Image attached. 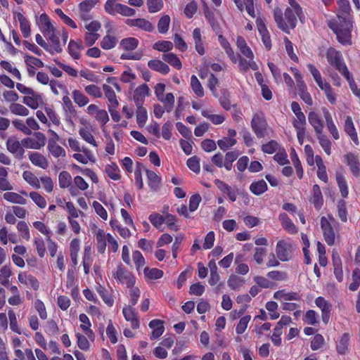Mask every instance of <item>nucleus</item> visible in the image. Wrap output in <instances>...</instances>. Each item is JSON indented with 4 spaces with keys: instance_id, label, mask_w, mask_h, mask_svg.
<instances>
[{
    "instance_id": "f257e3e1",
    "label": "nucleus",
    "mask_w": 360,
    "mask_h": 360,
    "mask_svg": "<svg viewBox=\"0 0 360 360\" xmlns=\"http://www.w3.org/2000/svg\"><path fill=\"white\" fill-rule=\"evenodd\" d=\"M339 11L336 18L328 20V25L336 34L337 39L342 44L352 43L353 21L348 1L338 0Z\"/></svg>"
},
{
    "instance_id": "f03ea898",
    "label": "nucleus",
    "mask_w": 360,
    "mask_h": 360,
    "mask_svg": "<svg viewBox=\"0 0 360 360\" xmlns=\"http://www.w3.org/2000/svg\"><path fill=\"white\" fill-rule=\"evenodd\" d=\"M288 6L284 13L285 19L283 18L281 9L276 8L274 11V19L278 27L286 33H289L290 29L295 27L297 18L301 22L304 19L302 8L296 0H288Z\"/></svg>"
},
{
    "instance_id": "7ed1b4c3",
    "label": "nucleus",
    "mask_w": 360,
    "mask_h": 360,
    "mask_svg": "<svg viewBox=\"0 0 360 360\" xmlns=\"http://www.w3.org/2000/svg\"><path fill=\"white\" fill-rule=\"evenodd\" d=\"M236 46L242 55L248 58V60L240 58L238 65L240 71L246 72L249 69L257 70L259 68L254 60V53L243 37L240 36L237 37Z\"/></svg>"
},
{
    "instance_id": "20e7f679",
    "label": "nucleus",
    "mask_w": 360,
    "mask_h": 360,
    "mask_svg": "<svg viewBox=\"0 0 360 360\" xmlns=\"http://www.w3.org/2000/svg\"><path fill=\"white\" fill-rule=\"evenodd\" d=\"M68 143L70 148L77 153L72 155V158L78 162L83 165H87L89 162L95 163L96 157L93 152L84 146H82L81 143L73 137L68 139Z\"/></svg>"
},
{
    "instance_id": "39448f33",
    "label": "nucleus",
    "mask_w": 360,
    "mask_h": 360,
    "mask_svg": "<svg viewBox=\"0 0 360 360\" xmlns=\"http://www.w3.org/2000/svg\"><path fill=\"white\" fill-rule=\"evenodd\" d=\"M295 245L290 240H280L276 245V255L281 262H288L293 258Z\"/></svg>"
},
{
    "instance_id": "423d86ee",
    "label": "nucleus",
    "mask_w": 360,
    "mask_h": 360,
    "mask_svg": "<svg viewBox=\"0 0 360 360\" xmlns=\"http://www.w3.org/2000/svg\"><path fill=\"white\" fill-rule=\"evenodd\" d=\"M326 58L328 62L334 66L344 77L351 74L343 62L340 52L333 48H330L327 51Z\"/></svg>"
},
{
    "instance_id": "0eeeda50",
    "label": "nucleus",
    "mask_w": 360,
    "mask_h": 360,
    "mask_svg": "<svg viewBox=\"0 0 360 360\" xmlns=\"http://www.w3.org/2000/svg\"><path fill=\"white\" fill-rule=\"evenodd\" d=\"M335 219L332 215L323 216L320 219V226L323 232L325 241L328 245L335 243V232L333 228Z\"/></svg>"
},
{
    "instance_id": "6e6552de",
    "label": "nucleus",
    "mask_w": 360,
    "mask_h": 360,
    "mask_svg": "<svg viewBox=\"0 0 360 360\" xmlns=\"http://www.w3.org/2000/svg\"><path fill=\"white\" fill-rule=\"evenodd\" d=\"M112 277L119 283L125 285L127 288L134 285L136 279L134 276L126 269L122 264H119L112 272Z\"/></svg>"
},
{
    "instance_id": "1a4fd4ad",
    "label": "nucleus",
    "mask_w": 360,
    "mask_h": 360,
    "mask_svg": "<svg viewBox=\"0 0 360 360\" xmlns=\"http://www.w3.org/2000/svg\"><path fill=\"white\" fill-rule=\"evenodd\" d=\"M251 126L253 131L258 138H263L266 136L267 123L263 113L257 112L253 115Z\"/></svg>"
},
{
    "instance_id": "9d476101",
    "label": "nucleus",
    "mask_w": 360,
    "mask_h": 360,
    "mask_svg": "<svg viewBox=\"0 0 360 360\" xmlns=\"http://www.w3.org/2000/svg\"><path fill=\"white\" fill-rule=\"evenodd\" d=\"M36 25L44 35L56 30L55 23L45 13H43L36 17Z\"/></svg>"
},
{
    "instance_id": "9b49d317",
    "label": "nucleus",
    "mask_w": 360,
    "mask_h": 360,
    "mask_svg": "<svg viewBox=\"0 0 360 360\" xmlns=\"http://www.w3.org/2000/svg\"><path fill=\"white\" fill-rule=\"evenodd\" d=\"M80 123L84 125V127L79 128L78 131L79 135L82 139L94 147H98V142L96 141L93 134L95 131L93 127L89 124L86 125L87 122L83 120L80 121Z\"/></svg>"
},
{
    "instance_id": "f8f14e48",
    "label": "nucleus",
    "mask_w": 360,
    "mask_h": 360,
    "mask_svg": "<svg viewBox=\"0 0 360 360\" xmlns=\"http://www.w3.org/2000/svg\"><path fill=\"white\" fill-rule=\"evenodd\" d=\"M256 25L264 46L266 50H270L271 49V40L265 20L260 17L257 18Z\"/></svg>"
},
{
    "instance_id": "ddd939ff",
    "label": "nucleus",
    "mask_w": 360,
    "mask_h": 360,
    "mask_svg": "<svg viewBox=\"0 0 360 360\" xmlns=\"http://www.w3.org/2000/svg\"><path fill=\"white\" fill-rule=\"evenodd\" d=\"M122 314L124 319L130 322L132 329H138L140 327V320L134 306L125 304L122 308Z\"/></svg>"
},
{
    "instance_id": "4468645a",
    "label": "nucleus",
    "mask_w": 360,
    "mask_h": 360,
    "mask_svg": "<svg viewBox=\"0 0 360 360\" xmlns=\"http://www.w3.org/2000/svg\"><path fill=\"white\" fill-rule=\"evenodd\" d=\"M22 146L27 148L39 150L45 146L46 137L44 134L37 132L34 138H25L22 140Z\"/></svg>"
},
{
    "instance_id": "2eb2a0df",
    "label": "nucleus",
    "mask_w": 360,
    "mask_h": 360,
    "mask_svg": "<svg viewBox=\"0 0 360 360\" xmlns=\"http://www.w3.org/2000/svg\"><path fill=\"white\" fill-rule=\"evenodd\" d=\"M22 103L33 110L37 109L44 103L42 95L34 90L28 95L24 96Z\"/></svg>"
},
{
    "instance_id": "dca6fc26",
    "label": "nucleus",
    "mask_w": 360,
    "mask_h": 360,
    "mask_svg": "<svg viewBox=\"0 0 360 360\" xmlns=\"http://www.w3.org/2000/svg\"><path fill=\"white\" fill-rule=\"evenodd\" d=\"M315 304L321 311V318L324 323L327 324L330 320L332 304L323 297H318Z\"/></svg>"
},
{
    "instance_id": "f3484780",
    "label": "nucleus",
    "mask_w": 360,
    "mask_h": 360,
    "mask_svg": "<svg viewBox=\"0 0 360 360\" xmlns=\"http://www.w3.org/2000/svg\"><path fill=\"white\" fill-rule=\"evenodd\" d=\"M150 90L146 84L137 86L133 94V101L136 105H143L146 97L149 96Z\"/></svg>"
},
{
    "instance_id": "a211bd4d",
    "label": "nucleus",
    "mask_w": 360,
    "mask_h": 360,
    "mask_svg": "<svg viewBox=\"0 0 360 360\" xmlns=\"http://www.w3.org/2000/svg\"><path fill=\"white\" fill-rule=\"evenodd\" d=\"M15 20L19 22L20 30L24 38H28L31 36V23L26 17L20 12L14 13Z\"/></svg>"
},
{
    "instance_id": "6ab92c4d",
    "label": "nucleus",
    "mask_w": 360,
    "mask_h": 360,
    "mask_svg": "<svg viewBox=\"0 0 360 360\" xmlns=\"http://www.w3.org/2000/svg\"><path fill=\"white\" fill-rule=\"evenodd\" d=\"M344 130L356 146L359 144L358 134L351 116H346L344 123Z\"/></svg>"
},
{
    "instance_id": "aec40b11",
    "label": "nucleus",
    "mask_w": 360,
    "mask_h": 360,
    "mask_svg": "<svg viewBox=\"0 0 360 360\" xmlns=\"http://www.w3.org/2000/svg\"><path fill=\"white\" fill-rule=\"evenodd\" d=\"M344 160L349 166L350 172L354 176H360V162L358 156L349 153L344 155Z\"/></svg>"
},
{
    "instance_id": "412c9836",
    "label": "nucleus",
    "mask_w": 360,
    "mask_h": 360,
    "mask_svg": "<svg viewBox=\"0 0 360 360\" xmlns=\"http://www.w3.org/2000/svg\"><path fill=\"white\" fill-rule=\"evenodd\" d=\"M22 141H19L16 138H9L6 141L7 150L17 158H22L24 154V149Z\"/></svg>"
},
{
    "instance_id": "4be33fe9",
    "label": "nucleus",
    "mask_w": 360,
    "mask_h": 360,
    "mask_svg": "<svg viewBox=\"0 0 360 360\" xmlns=\"http://www.w3.org/2000/svg\"><path fill=\"white\" fill-rule=\"evenodd\" d=\"M18 279L20 283L26 285L29 288L37 290L39 288L38 280L26 272H20L18 275Z\"/></svg>"
},
{
    "instance_id": "5701e85b",
    "label": "nucleus",
    "mask_w": 360,
    "mask_h": 360,
    "mask_svg": "<svg viewBox=\"0 0 360 360\" xmlns=\"http://www.w3.org/2000/svg\"><path fill=\"white\" fill-rule=\"evenodd\" d=\"M308 121L313 127L316 135L323 133V122L317 112L314 111L309 112L308 114Z\"/></svg>"
},
{
    "instance_id": "b1692460",
    "label": "nucleus",
    "mask_w": 360,
    "mask_h": 360,
    "mask_svg": "<svg viewBox=\"0 0 360 360\" xmlns=\"http://www.w3.org/2000/svg\"><path fill=\"white\" fill-rule=\"evenodd\" d=\"M126 23L130 27H136L146 32H152L154 29L152 23L145 18L127 19Z\"/></svg>"
},
{
    "instance_id": "393cba45",
    "label": "nucleus",
    "mask_w": 360,
    "mask_h": 360,
    "mask_svg": "<svg viewBox=\"0 0 360 360\" xmlns=\"http://www.w3.org/2000/svg\"><path fill=\"white\" fill-rule=\"evenodd\" d=\"M147 183L150 191L157 192L160 188L161 177L158 176L155 172L146 169Z\"/></svg>"
},
{
    "instance_id": "a878e982",
    "label": "nucleus",
    "mask_w": 360,
    "mask_h": 360,
    "mask_svg": "<svg viewBox=\"0 0 360 360\" xmlns=\"http://www.w3.org/2000/svg\"><path fill=\"white\" fill-rule=\"evenodd\" d=\"M79 320L80 321V328L86 334L90 340L94 341L95 335L91 330V323L89 317L85 314H81L79 316Z\"/></svg>"
},
{
    "instance_id": "bb28decb",
    "label": "nucleus",
    "mask_w": 360,
    "mask_h": 360,
    "mask_svg": "<svg viewBox=\"0 0 360 360\" xmlns=\"http://www.w3.org/2000/svg\"><path fill=\"white\" fill-rule=\"evenodd\" d=\"M97 242V250L101 254H103L106 250L108 236L109 233H105L103 229H96L94 232Z\"/></svg>"
},
{
    "instance_id": "cd10ccee",
    "label": "nucleus",
    "mask_w": 360,
    "mask_h": 360,
    "mask_svg": "<svg viewBox=\"0 0 360 360\" xmlns=\"http://www.w3.org/2000/svg\"><path fill=\"white\" fill-rule=\"evenodd\" d=\"M28 158L34 166L44 169H46L49 166V162L46 158L38 152H30L28 154Z\"/></svg>"
},
{
    "instance_id": "c85d7f7f",
    "label": "nucleus",
    "mask_w": 360,
    "mask_h": 360,
    "mask_svg": "<svg viewBox=\"0 0 360 360\" xmlns=\"http://www.w3.org/2000/svg\"><path fill=\"white\" fill-rule=\"evenodd\" d=\"M84 49L82 40L75 41L71 39L68 46L69 54L74 59H79L81 57V51Z\"/></svg>"
},
{
    "instance_id": "c756f323",
    "label": "nucleus",
    "mask_w": 360,
    "mask_h": 360,
    "mask_svg": "<svg viewBox=\"0 0 360 360\" xmlns=\"http://www.w3.org/2000/svg\"><path fill=\"white\" fill-rule=\"evenodd\" d=\"M193 39L195 44V51L200 56H203L205 53V48L203 44L202 32L200 29L195 28L193 31Z\"/></svg>"
},
{
    "instance_id": "7c9ffc66",
    "label": "nucleus",
    "mask_w": 360,
    "mask_h": 360,
    "mask_svg": "<svg viewBox=\"0 0 360 360\" xmlns=\"http://www.w3.org/2000/svg\"><path fill=\"white\" fill-rule=\"evenodd\" d=\"M310 202L314 205L316 210H320L323 204V198L320 187L315 184L312 188V193L310 198Z\"/></svg>"
},
{
    "instance_id": "2f4dec72",
    "label": "nucleus",
    "mask_w": 360,
    "mask_h": 360,
    "mask_svg": "<svg viewBox=\"0 0 360 360\" xmlns=\"http://www.w3.org/2000/svg\"><path fill=\"white\" fill-rule=\"evenodd\" d=\"M274 297L283 303L288 301L297 300L300 298L297 293L293 292H288L285 290L276 291L274 292Z\"/></svg>"
},
{
    "instance_id": "473e14b6",
    "label": "nucleus",
    "mask_w": 360,
    "mask_h": 360,
    "mask_svg": "<svg viewBox=\"0 0 360 360\" xmlns=\"http://www.w3.org/2000/svg\"><path fill=\"white\" fill-rule=\"evenodd\" d=\"M278 219L281 224V226L287 232L290 234H294L297 232V229L296 228L295 225L285 213L280 214Z\"/></svg>"
},
{
    "instance_id": "72a5a7b5",
    "label": "nucleus",
    "mask_w": 360,
    "mask_h": 360,
    "mask_svg": "<svg viewBox=\"0 0 360 360\" xmlns=\"http://www.w3.org/2000/svg\"><path fill=\"white\" fill-rule=\"evenodd\" d=\"M148 326L152 329L151 339L158 338L165 331L163 321L161 320H152L150 321Z\"/></svg>"
},
{
    "instance_id": "f704fd0d",
    "label": "nucleus",
    "mask_w": 360,
    "mask_h": 360,
    "mask_svg": "<svg viewBox=\"0 0 360 360\" xmlns=\"http://www.w3.org/2000/svg\"><path fill=\"white\" fill-rule=\"evenodd\" d=\"M105 96L108 99L109 102L108 105H112V107H118L119 102L117 98V96L115 92L114 91L112 86L107 84H103L102 86Z\"/></svg>"
},
{
    "instance_id": "c9c22d12",
    "label": "nucleus",
    "mask_w": 360,
    "mask_h": 360,
    "mask_svg": "<svg viewBox=\"0 0 360 360\" xmlns=\"http://www.w3.org/2000/svg\"><path fill=\"white\" fill-rule=\"evenodd\" d=\"M136 119L138 126L141 128L143 127L148 121V112L143 105H136Z\"/></svg>"
},
{
    "instance_id": "e433bc0d",
    "label": "nucleus",
    "mask_w": 360,
    "mask_h": 360,
    "mask_svg": "<svg viewBox=\"0 0 360 360\" xmlns=\"http://www.w3.org/2000/svg\"><path fill=\"white\" fill-rule=\"evenodd\" d=\"M201 114L216 125L223 123L225 120V116L223 114H213L210 110H202Z\"/></svg>"
},
{
    "instance_id": "4c0bfd02",
    "label": "nucleus",
    "mask_w": 360,
    "mask_h": 360,
    "mask_svg": "<svg viewBox=\"0 0 360 360\" xmlns=\"http://www.w3.org/2000/svg\"><path fill=\"white\" fill-rule=\"evenodd\" d=\"M105 172L112 180L119 181L121 179L120 168L115 162L107 165L105 167Z\"/></svg>"
},
{
    "instance_id": "58836bf2",
    "label": "nucleus",
    "mask_w": 360,
    "mask_h": 360,
    "mask_svg": "<svg viewBox=\"0 0 360 360\" xmlns=\"http://www.w3.org/2000/svg\"><path fill=\"white\" fill-rule=\"evenodd\" d=\"M148 67L163 75H166L169 72V66L160 60H151L148 63Z\"/></svg>"
},
{
    "instance_id": "ea45409f",
    "label": "nucleus",
    "mask_w": 360,
    "mask_h": 360,
    "mask_svg": "<svg viewBox=\"0 0 360 360\" xmlns=\"http://www.w3.org/2000/svg\"><path fill=\"white\" fill-rule=\"evenodd\" d=\"M146 168L144 165L140 162H136L134 169V180L135 185L136 186L139 190H141L143 188V181L142 178V172H146Z\"/></svg>"
},
{
    "instance_id": "a19ab883",
    "label": "nucleus",
    "mask_w": 360,
    "mask_h": 360,
    "mask_svg": "<svg viewBox=\"0 0 360 360\" xmlns=\"http://www.w3.org/2000/svg\"><path fill=\"white\" fill-rule=\"evenodd\" d=\"M72 98L75 103L80 108L86 105L89 102V98L82 91L77 89L72 91Z\"/></svg>"
},
{
    "instance_id": "79ce46f5",
    "label": "nucleus",
    "mask_w": 360,
    "mask_h": 360,
    "mask_svg": "<svg viewBox=\"0 0 360 360\" xmlns=\"http://www.w3.org/2000/svg\"><path fill=\"white\" fill-rule=\"evenodd\" d=\"M5 200L15 204L25 205L27 200L20 194L15 192H6L3 195Z\"/></svg>"
},
{
    "instance_id": "37998d69",
    "label": "nucleus",
    "mask_w": 360,
    "mask_h": 360,
    "mask_svg": "<svg viewBox=\"0 0 360 360\" xmlns=\"http://www.w3.org/2000/svg\"><path fill=\"white\" fill-rule=\"evenodd\" d=\"M316 160V165L317 166V176L318 177L323 181L327 182L328 181V174L326 172V168L323 163V161L321 156L316 155L315 157Z\"/></svg>"
},
{
    "instance_id": "c03bdc74",
    "label": "nucleus",
    "mask_w": 360,
    "mask_h": 360,
    "mask_svg": "<svg viewBox=\"0 0 360 360\" xmlns=\"http://www.w3.org/2000/svg\"><path fill=\"white\" fill-rule=\"evenodd\" d=\"M218 41L221 46L224 49L229 58L233 63H236L237 59L234 54L233 49L231 47L229 42L221 35L218 36Z\"/></svg>"
},
{
    "instance_id": "a18cd8bd",
    "label": "nucleus",
    "mask_w": 360,
    "mask_h": 360,
    "mask_svg": "<svg viewBox=\"0 0 360 360\" xmlns=\"http://www.w3.org/2000/svg\"><path fill=\"white\" fill-rule=\"evenodd\" d=\"M22 177L24 180L34 188L39 189L41 188L40 179H38V177L30 171H25L22 173Z\"/></svg>"
},
{
    "instance_id": "49530a36",
    "label": "nucleus",
    "mask_w": 360,
    "mask_h": 360,
    "mask_svg": "<svg viewBox=\"0 0 360 360\" xmlns=\"http://www.w3.org/2000/svg\"><path fill=\"white\" fill-rule=\"evenodd\" d=\"M349 335L347 333L343 334L337 342V352L340 354H345L349 349Z\"/></svg>"
},
{
    "instance_id": "de8ad7c7",
    "label": "nucleus",
    "mask_w": 360,
    "mask_h": 360,
    "mask_svg": "<svg viewBox=\"0 0 360 360\" xmlns=\"http://www.w3.org/2000/svg\"><path fill=\"white\" fill-rule=\"evenodd\" d=\"M44 36L47 37V39L53 44V47L49 46V49L52 50L53 53L54 52L60 53L62 51L63 49L60 46L59 37L56 34V30H54L53 32H51Z\"/></svg>"
},
{
    "instance_id": "09e8293b",
    "label": "nucleus",
    "mask_w": 360,
    "mask_h": 360,
    "mask_svg": "<svg viewBox=\"0 0 360 360\" xmlns=\"http://www.w3.org/2000/svg\"><path fill=\"white\" fill-rule=\"evenodd\" d=\"M47 150L50 155L55 158H64L66 156L65 150L58 143L47 145Z\"/></svg>"
},
{
    "instance_id": "8fccbe9b",
    "label": "nucleus",
    "mask_w": 360,
    "mask_h": 360,
    "mask_svg": "<svg viewBox=\"0 0 360 360\" xmlns=\"http://www.w3.org/2000/svg\"><path fill=\"white\" fill-rule=\"evenodd\" d=\"M108 32L109 30L107 31V34L101 41V46L104 50H110L114 48L117 43V39L116 37L109 34Z\"/></svg>"
},
{
    "instance_id": "3c124183",
    "label": "nucleus",
    "mask_w": 360,
    "mask_h": 360,
    "mask_svg": "<svg viewBox=\"0 0 360 360\" xmlns=\"http://www.w3.org/2000/svg\"><path fill=\"white\" fill-rule=\"evenodd\" d=\"M307 68L319 88L328 83V82L322 77L319 70L314 65L309 63L307 64Z\"/></svg>"
},
{
    "instance_id": "603ef678",
    "label": "nucleus",
    "mask_w": 360,
    "mask_h": 360,
    "mask_svg": "<svg viewBox=\"0 0 360 360\" xmlns=\"http://www.w3.org/2000/svg\"><path fill=\"white\" fill-rule=\"evenodd\" d=\"M8 317L9 319L10 329L13 332L20 335L22 333V330L18 326L16 314L12 309H9L8 310Z\"/></svg>"
},
{
    "instance_id": "864d4df0",
    "label": "nucleus",
    "mask_w": 360,
    "mask_h": 360,
    "mask_svg": "<svg viewBox=\"0 0 360 360\" xmlns=\"http://www.w3.org/2000/svg\"><path fill=\"white\" fill-rule=\"evenodd\" d=\"M144 276L146 279L156 280L163 276V271L156 268L144 267Z\"/></svg>"
},
{
    "instance_id": "5fc2aeb1",
    "label": "nucleus",
    "mask_w": 360,
    "mask_h": 360,
    "mask_svg": "<svg viewBox=\"0 0 360 360\" xmlns=\"http://www.w3.org/2000/svg\"><path fill=\"white\" fill-rule=\"evenodd\" d=\"M120 3L117 0H107L104 4V10L111 15H115L119 13Z\"/></svg>"
},
{
    "instance_id": "6e6d98bb",
    "label": "nucleus",
    "mask_w": 360,
    "mask_h": 360,
    "mask_svg": "<svg viewBox=\"0 0 360 360\" xmlns=\"http://www.w3.org/2000/svg\"><path fill=\"white\" fill-rule=\"evenodd\" d=\"M9 110L13 114L18 116L25 117L30 114V111L26 107L18 103H11Z\"/></svg>"
},
{
    "instance_id": "4d7b16f0",
    "label": "nucleus",
    "mask_w": 360,
    "mask_h": 360,
    "mask_svg": "<svg viewBox=\"0 0 360 360\" xmlns=\"http://www.w3.org/2000/svg\"><path fill=\"white\" fill-rule=\"evenodd\" d=\"M266 189L267 185L264 180L252 182L250 186V190L251 192L257 195L264 193Z\"/></svg>"
},
{
    "instance_id": "13d9d810",
    "label": "nucleus",
    "mask_w": 360,
    "mask_h": 360,
    "mask_svg": "<svg viewBox=\"0 0 360 360\" xmlns=\"http://www.w3.org/2000/svg\"><path fill=\"white\" fill-rule=\"evenodd\" d=\"M150 222L160 231H163L162 226L164 224V215L153 212L148 217Z\"/></svg>"
},
{
    "instance_id": "bf43d9fd",
    "label": "nucleus",
    "mask_w": 360,
    "mask_h": 360,
    "mask_svg": "<svg viewBox=\"0 0 360 360\" xmlns=\"http://www.w3.org/2000/svg\"><path fill=\"white\" fill-rule=\"evenodd\" d=\"M324 92V94L330 104H335L337 101V96L330 84L328 82L320 88Z\"/></svg>"
},
{
    "instance_id": "052dcab7",
    "label": "nucleus",
    "mask_w": 360,
    "mask_h": 360,
    "mask_svg": "<svg viewBox=\"0 0 360 360\" xmlns=\"http://www.w3.org/2000/svg\"><path fill=\"white\" fill-rule=\"evenodd\" d=\"M292 123L295 131L306 130L307 121L304 113L295 115L292 118Z\"/></svg>"
},
{
    "instance_id": "680f3d73",
    "label": "nucleus",
    "mask_w": 360,
    "mask_h": 360,
    "mask_svg": "<svg viewBox=\"0 0 360 360\" xmlns=\"http://www.w3.org/2000/svg\"><path fill=\"white\" fill-rule=\"evenodd\" d=\"M162 59L177 70H180L182 67L181 62L179 58L172 53L164 54Z\"/></svg>"
},
{
    "instance_id": "e2e57ef3",
    "label": "nucleus",
    "mask_w": 360,
    "mask_h": 360,
    "mask_svg": "<svg viewBox=\"0 0 360 360\" xmlns=\"http://www.w3.org/2000/svg\"><path fill=\"white\" fill-rule=\"evenodd\" d=\"M138 45L139 40L134 37H127L120 41V46L126 51L134 50Z\"/></svg>"
},
{
    "instance_id": "0e129e2a",
    "label": "nucleus",
    "mask_w": 360,
    "mask_h": 360,
    "mask_svg": "<svg viewBox=\"0 0 360 360\" xmlns=\"http://www.w3.org/2000/svg\"><path fill=\"white\" fill-rule=\"evenodd\" d=\"M319 143L327 155L331 154V141L323 133L316 135Z\"/></svg>"
},
{
    "instance_id": "69168bd1",
    "label": "nucleus",
    "mask_w": 360,
    "mask_h": 360,
    "mask_svg": "<svg viewBox=\"0 0 360 360\" xmlns=\"http://www.w3.org/2000/svg\"><path fill=\"white\" fill-rule=\"evenodd\" d=\"M72 176L69 172L66 171H63L59 174L58 176V182L59 186L62 188H68L72 184Z\"/></svg>"
},
{
    "instance_id": "338daca9",
    "label": "nucleus",
    "mask_w": 360,
    "mask_h": 360,
    "mask_svg": "<svg viewBox=\"0 0 360 360\" xmlns=\"http://www.w3.org/2000/svg\"><path fill=\"white\" fill-rule=\"evenodd\" d=\"M0 66L11 73L16 79L21 80L22 77L20 71L15 67H13L10 62L6 60H1L0 62Z\"/></svg>"
},
{
    "instance_id": "774afa93",
    "label": "nucleus",
    "mask_w": 360,
    "mask_h": 360,
    "mask_svg": "<svg viewBox=\"0 0 360 360\" xmlns=\"http://www.w3.org/2000/svg\"><path fill=\"white\" fill-rule=\"evenodd\" d=\"M244 283V279L236 275L230 276L227 281L228 285L233 290H238Z\"/></svg>"
}]
</instances>
